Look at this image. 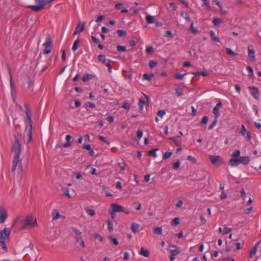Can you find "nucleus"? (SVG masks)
Here are the masks:
<instances>
[{
	"label": "nucleus",
	"instance_id": "nucleus-1",
	"mask_svg": "<svg viewBox=\"0 0 261 261\" xmlns=\"http://www.w3.org/2000/svg\"><path fill=\"white\" fill-rule=\"evenodd\" d=\"M21 135L19 133L14 134V141L12 148V151L14 152L12 167L11 171L14 172L17 170L18 174L22 173V159H20V155L21 152V146L19 140Z\"/></svg>",
	"mask_w": 261,
	"mask_h": 261
},
{
	"label": "nucleus",
	"instance_id": "nucleus-2",
	"mask_svg": "<svg viewBox=\"0 0 261 261\" xmlns=\"http://www.w3.org/2000/svg\"><path fill=\"white\" fill-rule=\"evenodd\" d=\"M20 223L22 224V226L20 229H24L28 227H33L37 225L36 220H33V218L32 216H28L25 219H22L20 221Z\"/></svg>",
	"mask_w": 261,
	"mask_h": 261
},
{
	"label": "nucleus",
	"instance_id": "nucleus-3",
	"mask_svg": "<svg viewBox=\"0 0 261 261\" xmlns=\"http://www.w3.org/2000/svg\"><path fill=\"white\" fill-rule=\"evenodd\" d=\"M52 1H37L36 5H29L27 7L32 10L33 12L41 11L44 6L49 4Z\"/></svg>",
	"mask_w": 261,
	"mask_h": 261
},
{
	"label": "nucleus",
	"instance_id": "nucleus-4",
	"mask_svg": "<svg viewBox=\"0 0 261 261\" xmlns=\"http://www.w3.org/2000/svg\"><path fill=\"white\" fill-rule=\"evenodd\" d=\"M51 44H52V40H51V37L49 35H48L46 38L45 42L43 44V45L44 46V49L43 50L44 54L48 55L51 52Z\"/></svg>",
	"mask_w": 261,
	"mask_h": 261
},
{
	"label": "nucleus",
	"instance_id": "nucleus-5",
	"mask_svg": "<svg viewBox=\"0 0 261 261\" xmlns=\"http://www.w3.org/2000/svg\"><path fill=\"white\" fill-rule=\"evenodd\" d=\"M208 159L212 164L216 166H220L223 162L219 155H210Z\"/></svg>",
	"mask_w": 261,
	"mask_h": 261
},
{
	"label": "nucleus",
	"instance_id": "nucleus-6",
	"mask_svg": "<svg viewBox=\"0 0 261 261\" xmlns=\"http://www.w3.org/2000/svg\"><path fill=\"white\" fill-rule=\"evenodd\" d=\"M10 233V229L9 228H5L3 230H0V240H8Z\"/></svg>",
	"mask_w": 261,
	"mask_h": 261
},
{
	"label": "nucleus",
	"instance_id": "nucleus-7",
	"mask_svg": "<svg viewBox=\"0 0 261 261\" xmlns=\"http://www.w3.org/2000/svg\"><path fill=\"white\" fill-rule=\"evenodd\" d=\"M248 89H249L250 93L251 95L255 99L258 100L259 98V92L258 91V88L256 87H249Z\"/></svg>",
	"mask_w": 261,
	"mask_h": 261
},
{
	"label": "nucleus",
	"instance_id": "nucleus-8",
	"mask_svg": "<svg viewBox=\"0 0 261 261\" xmlns=\"http://www.w3.org/2000/svg\"><path fill=\"white\" fill-rule=\"evenodd\" d=\"M8 217L7 211L3 207H0V224L4 223Z\"/></svg>",
	"mask_w": 261,
	"mask_h": 261
},
{
	"label": "nucleus",
	"instance_id": "nucleus-9",
	"mask_svg": "<svg viewBox=\"0 0 261 261\" xmlns=\"http://www.w3.org/2000/svg\"><path fill=\"white\" fill-rule=\"evenodd\" d=\"M259 249V251L261 252V240H260L251 250L249 254V257L250 258H253V256L256 254L257 249Z\"/></svg>",
	"mask_w": 261,
	"mask_h": 261
},
{
	"label": "nucleus",
	"instance_id": "nucleus-10",
	"mask_svg": "<svg viewBox=\"0 0 261 261\" xmlns=\"http://www.w3.org/2000/svg\"><path fill=\"white\" fill-rule=\"evenodd\" d=\"M248 58L250 61L253 62L255 61V51L253 46L249 45L248 46Z\"/></svg>",
	"mask_w": 261,
	"mask_h": 261
},
{
	"label": "nucleus",
	"instance_id": "nucleus-11",
	"mask_svg": "<svg viewBox=\"0 0 261 261\" xmlns=\"http://www.w3.org/2000/svg\"><path fill=\"white\" fill-rule=\"evenodd\" d=\"M25 114L27 117V120L28 122V124L26 126V129H29L30 126L31 129H32V120L31 118V114L30 112L29 109L28 107H26Z\"/></svg>",
	"mask_w": 261,
	"mask_h": 261
},
{
	"label": "nucleus",
	"instance_id": "nucleus-12",
	"mask_svg": "<svg viewBox=\"0 0 261 261\" xmlns=\"http://www.w3.org/2000/svg\"><path fill=\"white\" fill-rule=\"evenodd\" d=\"M23 251L25 253L24 257L27 258L29 255V253L32 254L34 253V246L32 243H30L28 247H26L23 249Z\"/></svg>",
	"mask_w": 261,
	"mask_h": 261
},
{
	"label": "nucleus",
	"instance_id": "nucleus-13",
	"mask_svg": "<svg viewBox=\"0 0 261 261\" xmlns=\"http://www.w3.org/2000/svg\"><path fill=\"white\" fill-rule=\"evenodd\" d=\"M111 207L112 210L114 211L115 213H119L122 211H124V207L117 203H112L111 204Z\"/></svg>",
	"mask_w": 261,
	"mask_h": 261
},
{
	"label": "nucleus",
	"instance_id": "nucleus-14",
	"mask_svg": "<svg viewBox=\"0 0 261 261\" xmlns=\"http://www.w3.org/2000/svg\"><path fill=\"white\" fill-rule=\"evenodd\" d=\"M85 22H83L82 24L79 23L75 28L73 35H76L83 32L85 30Z\"/></svg>",
	"mask_w": 261,
	"mask_h": 261
},
{
	"label": "nucleus",
	"instance_id": "nucleus-15",
	"mask_svg": "<svg viewBox=\"0 0 261 261\" xmlns=\"http://www.w3.org/2000/svg\"><path fill=\"white\" fill-rule=\"evenodd\" d=\"M169 139L172 140L176 146H181V143L180 136H177L174 137L170 138Z\"/></svg>",
	"mask_w": 261,
	"mask_h": 261
},
{
	"label": "nucleus",
	"instance_id": "nucleus-16",
	"mask_svg": "<svg viewBox=\"0 0 261 261\" xmlns=\"http://www.w3.org/2000/svg\"><path fill=\"white\" fill-rule=\"evenodd\" d=\"M26 130H27V136H28L27 141V144H28L32 140V136H33L32 129H31V127H30V128H29V129H26Z\"/></svg>",
	"mask_w": 261,
	"mask_h": 261
},
{
	"label": "nucleus",
	"instance_id": "nucleus-17",
	"mask_svg": "<svg viewBox=\"0 0 261 261\" xmlns=\"http://www.w3.org/2000/svg\"><path fill=\"white\" fill-rule=\"evenodd\" d=\"M139 254L146 257H148L149 255V251L143 247L141 248L140 251L139 252Z\"/></svg>",
	"mask_w": 261,
	"mask_h": 261
},
{
	"label": "nucleus",
	"instance_id": "nucleus-18",
	"mask_svg": "<svg viewBox=\"0 0 261 261\" xmlns=\"http://www.w3.org/2000/svg\"><path fill=\"white\" fill-rule=\"evenodd\" d=\"M140 225L136 223H133L130 226V229L134 233L138 232Z\"/></svg>",
	"mask_w": 261,
	"mask_h": 261
},
{
	"label": "nucleus",
	"instance_id": "nucleus-19",
	"mask_svg": "<svg viewBox=\"0 0 261 261\" xmlns=\"http://www.w3.org/2000/svg\"><path fill=\"white\" fill-rule=\"evenodd\" d=\"M172 248H174V249H169L170 254H172V256H176L180 253V251L177 248L176 246L173 245Z\"/></svg>",
	"mask_w": 261,
	"mask_h": 261
},
{
	"label": "nucleus",
	"instance_id": "nucleus-20",
	"mask_svg": "<svg viewBox=\"0 0 261 261\" xmlns=\"http://www.w3.org/2000/svg\"><path fill=\"white\" fill-rule=\"evenodd\" d=\"M72 136L69 135L66 136V142L63 145L64 147H68L71 146V143L70 142V140Z\"/></svg>",
	"mask_w": 261,
	"mask_h": 261
},
{
	"label": "nucleus",
	"instance_id": "nucleus-21",
	"mask_svg": "<svg viewBox=\"0 0 261 261\" xmlns=\"http://www.w3.org/2000/svg\"><path fill=\"white\" fill-rule=\"evenodd\" d=\"M229 164L231 167H237V166H238L239 164L238 163L237 158H231L229 160Z\"/></svg>",
	"mask_w": 261,
	"mask_h": 261
},
{
	"label": "nucleus",
	"instance_id": "nucleus-22",
	"mask_svg": "<svg viewBox=\"0 0 261 261\" xmlns=\"http://www.w3.org/2000/svg\"><path fill=\"white\" fill-rule=\"evenodd\" d=\"M75 240L76 242L79 243L83 248L85 247V243L82 237H75Z\"/></svg>",
	"mask_w": 261,
	"mask_h": 261
},
{
	"label": "nucleus",
	"instance_id": "nucleus-23",
	"mask_svg": "<svg viewBox=\"0 0 261 261\" xmlns=\"http://www.w3.org/2000/svg\"><path fill=\"white\" fill-rule=\"evenodd\" d=\"M216 2V5H217L220 9V11L223 15H225L227 14V11L223 10L222 5L219 1H215Z\"/></svg>",
	"mask_w": 261,
	"mask_h": 261
},
{
	"label": "nucleus",
	"instance_id": "nucleus-24",
	"mask_svg": "<svg viewBox=\"0 0 261 261\" xmlns=\"http://www.w3.org/2000/svg\"><path fill=\"white\" fill-rule=\"evenodd\" d=\"M80 42H81V41L79 39H76L74 42V43H73V45L72 46V48L74 51H76L78 49V48L79 47V46H80Z\"/></svg>",
	"mask_w": 261,
	"mask_h": 261
},
{
	"label": "nucleus",
	"instance_id": "nucleus-25",
	"mask_svg": "<svg viewBox=\"0 0 261 261\" xmlns=\"http://www.w3.org/2000/svg\"><path fill=\"white\" fill-rule=\"evenodd\" d=\"M145 104V100L143 97H140L139 99L138 106L140 110H142Z\"/></svg>",
	"mask_w": 261,
	"mask_h": 261
},
{
	"label": "nucleus",
	"instance_id": "nucleus-26",
	"mask_svg": "<svg viewBox=\"0 0 261 261\" xmlns=\"http://www.w3.org/2000/svg\"><path fill=\"white\" fill-rule=\"evenodd\" d=\"M180 15L184 17L187 22H190L191 21L189 14L187 12L182 11L181 12Z\"/></svg>",
	"mask_w": 261,
	"mask_h": 261
},
{
	"label": "nucleus",
	"instance_id": "nucleus-27",
	"mask_svg": "<svg viewBox=\"0 0 261 261\" xmlns=\"http://www.w3.org/2000/svg\"><path fill=\"white\" fill-rule=\"evenodd\" d=\"M154 76V74L151 73L150 74H148L147 73H145L143 75V80H147L148 81H150L151 79Z\"/></svg>",
	"mask_w": 261,
	"mask_h": 261
},
{
	"label": "nucleus",
	"instance_id": "nucleus-28",
	"mask_svg": "<svg viewBox=\"0 0 261 261\" xmlns=\"http://www.w3.org/2000/svg\"><path fill=\"white\" fill-rule=\"evenodd\" d=\"M108 238L114 245H117L119 244L117 239L113 236H109Z\"/></svg>",
	"mask_w": 261,
	"mask_h": 261
},
{
	"label": "nucleus",
	"instance_id": "nucleus-29",
	"mask_svg": "<svg viewBox=\"0 0 261 261\" xmlns=\"http://www.w3.org/2000/svg\"><path fill=\"white\" fill-rule=\"evenodd\" d=\"M146 22H147V23H152L155 22L153 17L150 15H147L146 16Z\"/></svg>",
	"mask_w": 261,
	"mask_h": 261
},
{
	"label": "nucleus",
	"instance_id": "nucleus-30",
	"mask_svg": "<svg viewBox=\"0 0 261 261\" xmlns=\"http://www.w3.org/2000/svg\"><path fill=\"white\" fill-rule=\"evenodd\" d=\"M158 150V148H153L150 150H149L148 152V155H150V156H152L154 158H156L157 155H156V151Z\"/></svg>",
	"mask_w": 261,
	"mask_h": 261
},
{
	"label": "nucleus",
	"instance_id": "nucleus-31",
	"mask_svg": "<svg viewBox=\"0 0 261 261\" xmlns=\"http://www.w3.org/2000/svg\"><path fill=\"white\" fill-rule=\"evenodd\" d=\"M210 33L213 41L217 42H220V39L215 35L213 31H211Z\"/></svg>",
	"mask_w": 261,
	"mask_h": 261
},
{
	"label": "nucleus",
	"instance_id": "nucleus-32",
	"mask_svg": "<svg viewBox=\"0 0 261 261\" xmlns=\"http://www.w3.org/2000/svg\"><path fill=\"white\" fill-rule=\"evenodd\" d=\"M241 163L244 165L248 164L249 163L250 159L248 156H241Z\"/></svg>",
	"mask_w": 261,
	"mask_h": 261
},
{
	"label": "nucleus",
	"instance_id": "nucleus-33",
	"mask_svg": "<svg viewBox=\"0 0 261 261\" xmlns=\"http://www.w3.org/2000/svg\"><path fill=\"white\" fill-rule=\"evenodd\" d=\"M92 236L96 239L98 240L100 242H102L103 240V237L97 233H94L92 234Z\"/></svg>",
	"mask_w": 261,
	"mask_h": 261
},
{
	"label": "nucleus",
	"instance_id": "nucleus-34",
	"mask_svg": "<svg viewBox=\"0 0 261 261\" xmlns=\"http://www.w3.org/2000/svg\"><path fill=\"white\" fill-rule=\"evenodd\" d=\"M6 241L0 240V246L2 247V249L5 251L7 252V247L6 246Z\"/></svg>",
	"mask_w": 261,
	"mask_h": 261
},
{
	"label": "nucleus",
	"instance_id": "nucleus-35",
	"mask_svg": "<svg viewBox=\"0 0 261 261\" xmlns=\"http://www.w3.org/2000/svg\"><path fill=\"white\" fill-rule=\"evenodd\" d=\"M192 74H194L195 76H200V75H202L203 76H206L208 75V74L206 71L193 72Z\"/></svg>",
	"mask_w": 261,
	"mask_h": 261
},
{
	"label": "nucleus",
	"instance_id": "nucleus-36",
	"mask_svg": "<svg viewBox=\"0 0 261 261\" xmlns=\"http://www.w3.org/2000/svg\"><path fill=\"white\" fill-rule=\"evenodd\" d=\"M208 119L207 116H203L202 117L201 121L199 123V125L202 126V125L206 124L208 121Z\"/></svg>",
	"mask_w": 261,
	"mask_h": 261
},
{
	"label": "nucleus",
	"instance_id": "nucleus-37",
	"mask_svg": "<svg viewBox=\"0 0 261 261\" xmlns=\"http://www.w3.org/2000/svg\"><path fill=\"white\" fill-rule=\"evenodd\" d=\"M213 112L215 115V118L217 119L220 116V112L218 108L214 107Z\"/></svg>",
	"mask_w": 261,
	"mask_h": 261
},
{
	"label": "nucleus",
	"instance_id": "nucleus-38",
	"mask_svg": "<svg viewBox=\"0 0 261 261\" xmlns=\"http://www.w3.org/2000/svg\"><path fill=\"white\" fill-rule=\"evenodd\" d=\"M180 223V220L179 218H174L171 222V224L173 226H177Z\"/></svg>",
	"mask_w": 261,
	"mask_h": 261
},
{
	"label": "nucleus",
	"instance_id": "nucleus-39",
	"mask_svg": "<svg viewBox=\"0 0 261 261\" xmlns=\"http://www.w3.org/2000/svg\"><path fill=\"white\" fill-rule=\"evenodd\" d=\"M172 152H170V151H166L164 154H163V159L164 160H167L168 159H169L171 155H172Z\"/></svg>",
	"mask_w": 261,
	"mask_h": 261
},
{
	"label": "nucleus",
	"instance_id": "nucleus-40",
	"mask_svg": "<svg viewBox=\"0 0 261 261\" xmlns=\"http://www.w3.org/2000/svg\"><path fill=\"white\" fill-rule=\"evenodd\" d=\"M117 33L118 34V36L120 37H124L126 35V32L122 30H118L117 31Z\"/></svg>",
	"mask_w": 261,
	"mask_h": 261
},
{
	"label": "nucleus",
	"instance_id": "nucleus-41",
	"mask_svg": "<svg viewBox=\"0 0 261 261\" xmlns=\"http://www.w3.org/2000/svg\"><path fill=\"white\" fill-rule=\"evenodd\" d=\"M57 210H55L53 213V220H58V219H59L61 217H63L64 218V217L61 216L59 213H57L55 215V212H56Z\"/></svg>",
	"mask_w": 261,
	"mask_h": 261
},
{
	"label": "nucleus",
	"instance_id": "nucleus-42",
	"mask_svg": "<svg viewBox=\"0 0 261 261\" xmlns=\"http://www.w3.org/2000/svg\"><path fill=\"white\" fill-rule=\"evenodd\" d=\"M222 22L221 20L218 18H215L213 20V23L216 26L219 25Z\"/></svg>",
	"mask_w": 261,
	"mask_h": 261
},
{
	"label": "nucleus",
	"instance_id": "nucleus-43",
	"mask_svg": "<svg viewBox=\"0 0 261 261\" xmlns=\"http://www.w3.org/2000/svg\"><path fill=\"white\" fill-rule=\"evenodd\" d=\"M86 213L88 215L91 216V217H93L95 215V211L92 209L87 208L86 209Z\"/></svg>",
	"mask_w": 261,
	"mask_h": 261
},
{
	"label": "nucleus",
	"instance_id": "nucleus-44",
	"mask_svg": "<svg viewBox=\"0 0 261 261\" xmlns=\"http://www.w3.org/2000/svg\"><path fill=\"white\" fill-rule=\"evenodd\" d=\"M108 228L110 232L113 230V224L110 220L107 221Z\"/></svg>",
	"mask_w": 261,
	"mask_h": 261
},
{
	"label": "nucleus",
	"instance_id": "nucleus-45",
	"mask_svg": "<svg viewBox=\"0 0 261 261\" xmlns=\"http://www.w3.org/2000/svg\"><path fill=\"white\" fill-rule=\"evenodd\" d=\"M226 53L229 55H230V56H236L237 55V53H235L232 50H231L230 48H227L226 49Z\"/></svg>",
	"mask_w": 261,
	"mask_h": 261
},
{
	"label": "nucleus",
	"instance_id": "nucleus-46",
	"mask_svg": "<svg viewBox=\"0 0 261 261\" xmlns=\"http://www.w3.org/2000/svg\"><path fill=\"white\" fill-rule=\"evenodd\" d=\"M97 58H98V61L99 62H102L103 63H104L106 61V58H105V55H100L98 56Z\"/></svg>",
	"mask_w": 261,
	"mask_h": 261
},
{
	"label": "nucleus",
	"instance_id": "nucleus-47",
	"mask_svg": "<svg viewBox=\"0 0 261 261\" xmlns=\"http://www.w3.org/2000/svg\"><path fill=\"white\" fill-rule=\"evenodd\" d=\"M183 91L182 88H177L175 91V93L177 96H180L182 95Z\"/></svg>",
	"mask_w": 261,
	"mask_h": 261
},
{
	"label": "nucleus",
	"instance_id": "nucleus-48",
	"mask_svg": "<svg viewBox=\"0 0 261 261\" xmlns=\"http://www.w3.org/2000/svg\"><path fill=\"white\" fill-rule=\"evenodd\" d=\"M247 70H248L249 72V76L250 77H252L253 76V69L250 66H247L246 67Z\"/></svg>",
	"mask_w": 261,
	"mask_h": 261
},
{
	"label": "nucleus",
	"instance_id": "nucleus-49",
	"mask_svg": "<svg viewBox=\"0 0 261 261\" xmlns=\"http://www.w3.org/2000/svg\"><path fill=\"white\" fill-rule=\"evenodd\" d=\"M154 232L158 234H161L162 233V228L161 227H158L155 228L154 229Z\"/></svg>",
	"mask_w": 261,
	"mask_h": 261
},
{
	"label": "nucleus",
	"instance_id": "nucleus-50",
	"mask_svg": "<svg viewBox=\"0 0 261 261\" xmlns=\"http://www.w3.org/2000/svg\"><path fill=\"white\" fill-rule=\"evenodd\" d=\"M116 47H117V50L119 51H126V47L124 46L117 45Z\"/></svg>",
	"mask_w": 261,
	"mask_h": 261
},
{
	"label": "nucleus",
	"instance_id": "nucleus-51",
	"mask_svg": "<svg viewBox=\"0 0 261 261\" xmlns=\"http://www.w3.org/2000/svg\"><path fill=\"white\" fill-rule=\"evenodd\" d=\"M186 74H181V73H180L179 72H177V73H175V78L176 79L181 80H182L184 78V76Z\"/></svg>",
	"mask_w": 261,
	"mask_h": 261
},
{
	"label": "nucleus",
	"instance_id": "nucleus-52",
	"mask_svg": "<svg viewBox=\"0 0 261 261\" xmlns=\"http://www.w3.org/2000/svg\"><path fill=\"white\" fill-rule=\"evenodd\" d=\"M217 122V119L215 118L214 120V121L212 122V124L208 126V129H210V130L212 129L216 125Z\"/></svg>",
	"mask_w": 261,
	"mask_h": 261
},
{
	"label": "nucleus",
	"instance_id": "nucleus-53",
	"mask_svg": "<svg viewBox=\"0 0 261 261\" xmlns=\"http://www.w3.org/2000/svg\"><path fill=\"white\" fill-rule=\"evenodd\" d=\"M247 132V130H246V129L244 126V124H242V126H241V130L240 132V134L243 135V136H244L245 135V133Z\"/></svg>",
	"mask_w": 261,
	"mask_h": 261
},
{
	"label": "nucleus",
	"instance_id": "nucleus-54",
	"mask_svg": "<svg viewBox=\"0 0 261 261\" xmlns=\"http://www.w3.org/2000/svg\"><path fill=\"white\" fill-rule=\"evenodd\" d=\"M180 161L179 160H178L177 161H176V162H175L173 164V168L174 169H177L179 168V167L180 166Z\"/></svg>",
	"mask_w": 261,
	"mask_h": 261
},
{
	"label": "nucleus",
	"instance_id": "nucleus-55",
	"mask_svg": "<svg viewBox=\"0 0 261 261\" xmlns=\"http://www.w3.org/2000/svg\"><path fill=\"white\" fill-rule=\"evenodd\" d=\"M190 30H191V32L194 34H196L198 33V31L197 30V29H194L193 28V22H192V23L191 24Z\"/></svg>",
	"mask_w": 261,
	"mask_h": 261
},
{
	"label": "nucleus",
	"instance_id": "nucleus-56",
	"mask_svg": "<svg viewBox=\"0 0 261 261\" xmlns=\"http://www.w3.org/2000/svg\"><path fill=\"white\" fill-rule=\"evenodd\" d=\"M156 65H157L156 62H155L154 61H150L149 66L150 68H154V67H155L156 66Z\"/></svg>",
	"mask_w": 261,
	"mask_h": 261
},
{
	"label": "nucleus",
	"instance_id": "nucleus-57",
	"mask_svg": "<svg viewBox=\"0 0 261 261\" xmlns=\"http://www.w3.org/2000/svg\"><path fill=\"white\" fill-rule=\"evenodd\" d=\"M130 107V105L127 102H125L122 106V108L127 110H129Z\"/></svg>",
	"mask_w": 261,
	"mask_h": 261
},
{
	"label": "nucleus",
	"instance_id": "nucleus-58",
	"mask_svg": "<svg viewBox=\"0 0 261 261\" xmlns=\"http://www.w3.org/2000/svg\"><path fill=\"white\" fill-rule=\"evenodd\" d=\"M86 106H87L89 108H91L92 109H94L95 107V105L91 101H88V102H86Z\"/></svg>",
	"mask_w": 261,
	"mask_h": 261
},
{
	"label": "nucleus",
	"instance_id": "nucleus-59",
	"mask_svg": "<svg viewBox=\"0 0 261 261\" xmlns=\"http://www.w3.org/2000/svg\"><path fill=\"white\" fill-rule=\"evenodd\" d=\"M153 52V48L151 46H148L146 47V53L148 54H151Z\"/></svg>",
	"mask_w": 261,
	"mask_h": 261
},
{
	"label": "nucleus",
	"instance_id": "nucleus-60",
	"mask_svg": "<svg viewBox=\"0 0 261 261\" xmlns=\"http://www.w3.org/2000/svg\"><path fill=\"white\" fill-rule=\"evenodd\" d=\"M71 228L77 235H80L82 233V232L80 230L74 227H71Z\"/></svg>",
	"mask_w": 261,
	"mask_h": 261
},
{
	"label": "nucleus",
	"instance_id": "nucleus-61",
	"mask_svg": "<svg viewBox=\"0 0 261 261\" xmlns=\"http://www.w3.org/2000/svg\"><path fill=\"white\" fill-rule=\"evenodd\" d=\"M240 155V150L239 149L235 150L232 153V156L233 157H237Z\"/></svg>",
	"mask_w": 261,
	"mask_h": 261
},
{
	"label": "nucleus",
	"instance_id": "nucleus-62",
	"mask_svg": "<svg viewBox=\"0 0 261 261\" xmlns=\"http://www.w3.org/2000/svg\"><path fill=\"white\" fill-rule=\"evenodd\" d=\"M134 205H136L135 206V208L137 210H140L141 209V205L140 203H139L138 202H135L134 203Z\"/></svg>",
	"mask_w": 261,
	"mask_h": 261
},
{
	"label": "nucleus",
	"instance_id": "nucleus-63",
	"mask_svg": "<svg viewBox=\"0 0 261 261\" xmlns=\"http://www.w3.org/2000/svg\"><path fill=\"white\" fill-rule=\"evenodd\" d=\"M187 159L189 161H191V162H192L193 163H196V159L194 157H193L192 155H189L188 156Z\"/></svg>",
	"mask_w": 261,
	"mask_h": 261
},
{
	"label": "nucleus",
	"instance_id": "nucleus-64",
	"mask_svg": "<svg viewBox=\"0 0 261 261\" xmlns=\"http://www.w3.org/2000/svg\"><path fill=\"white\" fill-rule=\"evenodd\" d=\"M166 114V112L164 110H160L158 112L157 114L159 116L162 117L163 116H164Z\"/></svg>",
	"mask_w": 261,
	"mask_h": 261
}]
</instances>
